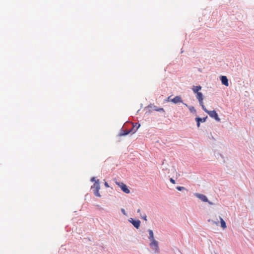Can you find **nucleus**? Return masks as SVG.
<instances>
[{
  "label": "nucleus",
  "mask_w": 254,
  "mask_h": 254,
  "mask_svg": "<svg viewBox=\"0 0 254 254\" xmlns=\"http://www.w3.org/2000/svg\"><path fill=\"white\" fill-rule=\"evenodd\" d=\"M189 109L191 112H195L194 108L192 106L189 107Z\"/></svg>",
  "instance_id": "obj_16"
},
{
  "label": "nucleus",
  "mask_w": 254,
  "mask_h": 254,
  "mask_svg": "<svg viewBox=\"0 0 254 254\" xmlns=\"http://www.w3.org/2000/svg\"><path fill=\"white\" fill-rule=\"evenodd\" d=\"M196 122H197V126L198 127H200V122L196 121Z\"/></svg>",
  "instance_id": "obj_21"
},
{
  "label": "nucleus",
  "mask_w": 254,
  "mask_h": 254,
  "mask_svg": "<svg viewBox=\"0 0 254 254\" xmlns=\"http://www.w3.org/2000/svg\"><path fill=\"white\" fill-rule=\"evenodd\" d=\"M137 213H140V209H138L137 211Z\"/></svg>",
  "instance_id": "obj_25"
},
{
  "label": "nucleus",
  "mask_w": 254,
  "mask_h": 254,
  "mask_svg": "<svg viewBox=\"0 0 254 254\" xmlns=\"http://www.w3.org/2000/svg\"><path fill=\"white\" fill-rule=\"evenodd\" d=\"M142 218L143 219H144V220L146 221V220H147V216H146V215H144V216H143L142 217Z\"/></svg>",
  "instance_id": "obj_20"
},
{
  "label": "nucleus",
  "mask_w": 254,
  "mask_h": 254,
  "mask_svg": "<svg viewBox=\"0 0 254 254\" xmlns=\"http://www.w3.org/2000/svg\"><path fill=\"white\" fill-rule=\"evenodd\" d=\"M91 181H92V182H94V181H95H95H95V177H93V178H92V179H91Z\"/></svg>",
  "instance_id": "obj_23"
},
{
  "label": "nucleus",
  "mask_w": 254,
  "mask_h": 254,
  "mask_svg": "<svg viewBox=\"0 0 254 254\" xmlns=\"http://www.w3.org/2000/svg\"><path fill=\"white\" fill-rule=\"evenodd\" d=\"M91 188L93 190L94 194L96 196L98 197L101 196L99 193V190L100 189L99 180H97L95 181Z\"/></svg>",
  "instance_id": "obj_2"
},
{
  "label": "nucleus",
  "mask_w": 254,
  "mask_h": 254,
  "mask_svg": "<svg viewBox=\"0 0 254 254\" xmlns=\"http://www.w3.org/2000/svg\"><path fill=\"white\" fill-rule=\"evenodd\" d=\"M170 182H171L172 184H175V180H174L173 179L171 178V179H170Z\"/></svg>",
  "instance_id": "obj_18"
},
{
  "label": "nucleus",
  "mask_w": 254,
  "mask_h": 254,
  "mask_svg": "<svg viewBox=\"0 0 254 254\" xmlns=\"http://www.w3.org/2000/svg\"><path fill=\"white\" fill-rule=\"evenodd\" d=\"M121 211L122 212V213L125 215H126V211H125V210L123 208H122L121 209Z\"/></svg>",
  "instance_id": "obj_19"
},
{
  "label": "nucleus",
  "mask_w": 254,
  "mask_h": 254,
  "mask_svg": "<svg viewBox=\"0 0 254 254\" xmlns=\"http://www.w3.org/2000/svg\"><path fill=\"white\" fill-rule=\"evenodd\" d=\"M150 246L152 250H153L155 252H159L158 243L157 241H156L155 240H153L151 241Z\"/></svg>",
  "instance_id": "obj_3"
},
{
  "label": "nucleus",
  "mask_w": 254,
  "mask_h": 254,
  "mask_svg": "<svg viewBox=\"0 0 254 254\" xmlns=\"http://www.w3.org/2000/svg\"><path fill=\"white\" fill-rule=\"evenodd\" d=\"M202 109L205 112L207 113L210 117L215 119V120L218 122L220 121V119L219 118L218 115L215 111H208L206 109L205 106H203Z\"/></svg>",
  "instance_id": "obj_1"
},
{
  "label": "nucleus",
  "mask_w": 254,
  "mask_h": 254,
  "mask_svg": "<svg viewBox=\"0 0 254 254\" xmlns=\"http://www.w3.org/2000/svg\"><path fill=\"white\" fill-rule=\"evenodd\" d=\"M140 127V125L138 124L137 125V124H136V125L135 126H134L132 128V129H131V131H133V133H134L136 132V131L137 130V129L138 128V127Z\"/></svg>",
  "instance_id": "obj_13"
},
{
  "label": "nucleus",
  "mask_w": 254,
  "mask_h": 254,
  "mask_svg": "<svg viewBox=\"0 0 254 254\" xmlns=\"http://www.w3.org/2000/svg\"><path fill=\"white\" fill-rule=\"evenodd\" d=\"M171 102H172L173 103H174L175 104H177L179 103H183L184 105L188 107L187 104L184 103L183 102V100L180 96H177L175 97L173 99H172L171 100Z\"/></svg>",
  "instance_id": "obj_7"
},
{
  "label": "nucleus",
  "mask_w": 254,
  "mask_h": 254,
  "mask_svg": "<svg viewBox=\"0 0 254 254\" xmlns=\"http://www.w3.org/2000/svg\"><path fill=\"white\" fill-rule=\"evenodd\" d=\"M195 196L201 199L203 202H208L209 204L211 205L213 204L211 202L208 201L207 197L204 194L196 193L195 194Z\"/></svg>",
  "instance_id": "obj_5"
},
{
  "label": "nucleus",
  "mask_w": 254,
  "mask_h": 254,
  "mask_svg": "<svg viewBox=\"0 0 254 254\" xmlns=\"http://www.w3.org/2000/svg\"><path fill=\"white\" fill-rule=\"evenodd\" d=\"M201 88H202L201 86L200 85L193 86V87L192 88V90L194 93L196 94L198 92H199V91L201 89Z\"/></svg>",
  "instance_id": "obj_10"
},
{
  "label": "nucleus",
  "mask_w": 254,
  "mask_h": 254,
  "mask_svg": "<svg viewBox=\"0 0 254 254\" xmlns=\"http://www.w3.org/2000/svg\"><path fill=\"white\" fill-rule=\"evenodd\" d=\"M131 132V130L128 131L123 130L121 133V135H126Z\"/></svg>",
  "instance_id": "obj_14"
},
{
  "label": "nucleus",
  "mask_w": 254,
  "mask_h": 254,
  "mask_svg": "<svg viewBox=\"0 0 254 254\" xmlns=\"http://www.w3.org/2000/svg\"><path fill=\"white\" fill-rule=\"evenodd\" d=\"M221 226L223 229H225L226 228V224L224 220L221 218L220 217Z\"/></svg>",
  "instance_id": "obj_11"
},
{
  "label": "nucleus",
  "mask_w": 254,
  "mask_h": 254,
  "mask_svg": "<svg viewBox=\"0 0 254 254\" xmlns=\"http://www.w3.org/2000/svg\"><path fill=\"white\" fill-rule=\"evenodd\" d=\"M177 189L178 190H180V191H181V190H185V188L184 187H180V186H179V187H177Z\"/></svg>",
  "instance_id": "obj_17"
},
{
  "label": "nucleus",
  "mask_w": 254,
  "mask_h": 254,
  "mask_svg": "<svg viewBox=\"0 0 254 254\" xmlns=\"http://www.w3.org/2000/svg\"><path fill=\"white\" fill-rule=\"evenodd\" d=\"M221 82L223 84L226 86H228L229 83H228V80L226 76H222L221 77Z\"/></svg>",
  "instance_id": "obj_9"
},
{
  "label": "nucleus",
  "mask_w": 254,
  "mask_h": 254,
  "mask_svg": "<svg viewBox=\"0 0 254 254\" xmlns=\"http://www.w3.org/2000/svg\"><path fill=\"white\" fill-rule=\"evenodd\" d=\"M148 232H149V239H150V240L152 241L153 240H155L154 238V235H153V231L151 230H149Z\"/></svg>",
  "instance_id": "obj_12"
},
{
  "label": "nucleus",
  "mask_w": 254,
  "mask_h": 254,
  "mask_svg": "<svg viewBox=\"0 0 254 254\" xmlns=\"http://www.w3.org/2000/svg\"><path fill=\"white\" fill-rule=\"evenodd\" d=\"M129 221L136 228L138 229L139 227L140 224V221L139 220H134L133 219L131 218Z\"/></svg>",
  "instance_id": "obj_8"
},
{
  "label": "nucleus",
  "mask_w": 254,
  "mask_h": 254,
  "mask_svg": "<svg viewBox=\"0 0 254 254\" xmlns=\"http://www.w3.org/2000/svg\"><path fill=\"white\" fill-rule=\"evenodd\" d=\"M105 186H106V187L107 188H109V186L108 185V184L107 183V182H105Z\"/></svg>",
  "instance_id": "obj_22"
},
{
  "label": "nucleus",
  "mask_w": 254,
  "mask_h": 254,
  "mask_svg": "<svg viewBox=\"0 0 254 254\" xmlns=\"http://www.w3.org/2000/svg\"><path fill=\"white\" fill-rule=\"evenodd\" d=\"M206 119V118H195V121H199L200 122H205Z\"/></svg>",
  "instance_id": "obj_15"
},
{
  "label": "nucleus",
  "mask_w": 254,
  "mask_h": 254,
  "mask_svg": "<svg viewBox=\"0 0 254 254\" xmlns=\"http://www.w3.org/2000/svg\"><path fill=\"white\" fill-rule=\"evenodd\" d=\"M116 184L119 186L123 191L126 193H129L130 192L129 190L127 188L126 185L123 183L116 182Z\"/></svg>",
  "instance_id": "obj_4"
},
{
  "label": "nucleus",
  "mask_w": 254,
  "mask_h": 254,
  "mask_svg": "<svg viewBox=\"0 0 254 254\" xmlns=\"http://www.w3.org/2000/svg\"><path fill=\"white\" fill-rule=\"evenodd\" d=\"M196 98L198 100L199 104L202 107V108H203V106H204L203 105V94L201 92H198L196 94Z\"/></svg>",
  "instance_id": "obj_6"
},
{
  "label": "nucleus",
  "mask_w": 254,
  "mask_h": 254,
  "mask_svg": "<svg viewBox=\"0 0 254 254\" xmlns=\"http://www.w3.org/2000/svg\"><path fill=\"white\" fill-rule=\"evenodd\" d=\"M156 111H163V108H160L159 109H157L156 110Z\"/></svg>",
  "instance_id": "obj_24"
}]
</instances>
